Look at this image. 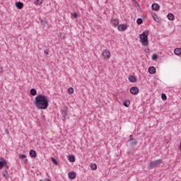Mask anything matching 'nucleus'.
Returning <instances> with one entry per match:
<instances>
[{"instance_id":"nucleus-28","label":"nucleus","mask_w":181,"mask_h":181,"mask_svg":"<svg viewBox=\"0 0 181 181\" xmlns=\"http://www.w3.org/2000/svg\"><path fill=\"white\" fill-rule=\"evenodd\" d=\"M158 59V55L156 54H153L152 55V60H156Z\"/></svg>"},{"instance_id":"nucleus-19","label":"nucleus","mask_w":181,"mask_h":181,"mask_svg":"<svg viewBox=\"0 0 181 181\" xmlns=\"http://www.w3.org/2000/svg\"><path fill=\"white\" fill-rule=\"evenodd\" d=\"M124 107H129V105H131V102L129 100H126L123 103Z\"/></svg>"},{"instance_id":"nucleus-35","label":"nucleus","mask_w":181,"mask_h":181,"mask_svg":"<svg viewBox=\"0 0 181 181\" xmlns=\"http://www.w3.org/2000/svg\"><path fill=\"white\" fill-rule=\"evenodd\" d=\"M24 163H28V159L25 158V159L24 160Z\"/></svg>"},{"instance_id":"nucleus-17","label":"nucleus","mask_w":181,"mask_h":181,"mask_svg":"<svg viewBox=\"0 0 181 181\" xmlns=\"http://www.w3.org/2000/svg\"><path fill=\"white\" fill-rule=\"evenodd\" d=\"M3 176L6 179H8V177H9V174H8V171H6V170L3 171Z\"/></svg>"},{"instance_id":"nucleus-20","label":"nucleus","mask_w":181,"mask_h":181,"mask_svg":"<svg viewBox=\"0 0 181 181\" xmlns=\"http://www.w3.org/2000/svg\"><path fill=\"white\" fill-rule=\"evenodd\" d=\"M136 23L138 25H142V23H144V20H142V18H137Z\"/></svg>"},{"instance_id":"nucleus-27","label":"nucleus","mask_w":181,"mask_h":181,"mask_svg":"<svg viewBox=\"0 0 181 181\" xmlns=\"http://www.w3.org/2000/svg\"><path fill=\"white\" fill-rule=\"evenodd\" d=\"M161 98L163 101H165V100L167 99L166 95L165 93H162Z\"/></svg>"},{"instance_id":"nucleus-32","label":"nucleus","mask_w":181,"mask_h":181,"mask_svg":"<svg viewBox=\"0 0 181 181\" xmlns=\"http://www.w3.org/2000/svg\"><path fill=\"white\" fill-rule=\"evenodd\" d=\"M44 53H45V56H47V54H49V50H45L44 52Z\"/></svg>"},{"instance_id":"nucleus-31","label":"nucleus","mask_w":181,"mask_h":181,"mask_svg":"<svg viewBox=\"0 0 181 181\" xmlns=\"http://www.w3.org/2000/svg\"><path fill=\"white\" fill-rule=\"evenodd\" d=\"M71 16L72 18H74V19H76V18H77V13H73Z\"/></svg>"},{"instance_id":"nucleus-6","label":"nucleus","mask_w":181,"mask_h":181,"mask_svg":"<svg viewBox=\"0 0 181 181\" xmlns=\"http://www.w3.org/2000/svg\"><path fill=\"white\" fill-rule=\"evenodd\" d=\"M111 23L112 26H114V28H117V26L119 25V21H118V19L112 18L111 19Z\"/></svg>"},{"instance_id":"nucleus-7","label":"nucleus","mask_w":181,"mask_h":181,"mask_svg":"<svg viewBox=\"0 0 181 181\" xmlns=\"http://www.w3.org/2000/svg\"><path fill=\"white\" fill-rule=\"evenodd\" d=\"M127 25H124V24H120L119 25L117 29L118 30H119L120 32H124V30H127Z\"/></svg>"},{"instance_id":"nucleus-29","label":"nucleus","mask_w":181,"mask_h":181,"mask_svg":"<svg viewBox=\"0 0 181 181\" xmlns=\"http://www.w3.org/2000/svg\"><path fill=\"white\" fill-rule=\"evenodd\" d=\"M20 159H26V155L22 154L19 156Z\"/></svg>"},{"instance_id":"nucleus-33","label":"nucleus","mask_w":181,"mask_h":181,"mask_svg":"<svg viewBox=\"0 0 181 181\" xmlns=\"http://www.w3.org/2000/svg\"><path fill=\"white\" fill-rule=\"evenodd\" d=\"M39 181H52V180H50L49 179H45V180H40Z\"/></svg>"},{"instance_id":"nucleus-24","label":"nucleus","mask_w":181,"mask_h":181,"mask_svg":"<svg viewBox=\"0 0 181 181\" xmlns=\"http://www.w3.org/2000/svg\"><path fill=\"white\" fill-rule=\"evenodd\" d=\"M69 162H74V160H76V158H74V156H70L69 157Z\"/></svg>"},{"instance_id":"nucleus-15","label":"nucleus","mask_w":181,"mask_h":181,"mask_svg":"<svg viewBox=\"0 0 181 181\" xmlns=\"http://www.w3.org/2000/svg\"><path fill=\"white\" fill-rule=\"evenodd\" d=\"M129 81H130V83H135V81H136V78L134 76H129Z\"/></svg>"},{"instance_id":"nucleus-26","label":"nucleus","mask_w":181,"mask_h":181,"mask_svg":"<svg viewBox=\"0 0 181 181\" xmlns=\"http://www.w3.org/2000/svg\"><path fill=\"white\" fill-rule=\"evenodd\" d=\"M90 168L93 170H97V165L96 164H92L90 165Z\"/></svg>"},{"instance_id":"nucleus-14","label":"nucleus","mask_w":181,"mask_h":181,"mask_svg":"<svg viewBox=\"0 0 181 181\" xmlns=\"http://www.w3.org/2000/svg\"><path fill=\"white\" fill-rule=\"evenodd\" d=\"M16 8H18V9H22V8H23V3L16 2Z\"/></svg>"},{"instance_id":"nucleus-36","label":"nucleus","mask_w":181,"mask_h":181,"mask_svg":"<svg viewBox=\"0 0 181 181\" xmlns=\"http://www.w3.org/2000/svg\"><path fill=\"white\" fill-rule=\"evenodd\" d=\"M45 23H47V21H45Z\"/></svg>"},{"instance_id":"nucleus-22","label":"nucleus","mask_w":181,"mask_h":181,"mask_svg":"<svg viewBox=\"0 0 181 181\" xmlns=\"http://www.w3.org/2000/svg\"><path fill=\"white\" fill-rule=\"evenodd\" d=\"M51 160L54 165H59V163L56 160L55 158L52 157Z\"/></svg>"},{"instance_id":"nucleus-23","label":"nucleus","mask_w":181,"mask_h":181,"mask_svg":"<svg viewBox=\"0 0 181 181\" xmlns=\"http://www.w3.org/2000/svg\"><path fill=\"white\" fill-rule=\"evenodd\" d=\"M36 5H41L43 3V0H34Z\"/></svg>"},{"instance_id":"nucleus-13","label":"nucleus","mask_w":181,"mask_h":181,"mask_svg":"<svg viewBox=\"0 0 181 181\" xmlns=\"http://www.w3.org/2000/svg\"><path fill=\"white\" fill-rule=\"evenodd\" d=\"M167 18L169 21H173L175 19V15H173L172 13H169L167 15Z\"/></svg>"},{"instance_id":"nucleus-1","label":"nucleus","mask_w":181,"mask_h":181,"mask_svg":"<svg viewBox=\"0 0 181 181\" xmlns=\"http://www.w3.org/2000/svg\"><path fill=\"white\" fill-rule=\"evenodd\" d=\"M35 105L38 110H46L49 107V100L47 97L40 95L35 97Z\"/></svg>"},{"instance_id":"nucleus-21","label":"nucleus","mask_w":181,"mask_h":181,"mask_svg":"<svg viewBox=\"0 0 181 181\" xmlns=\"http://www.w3.org/2000/svg\"><path fill=\"white\" fill-rule=\"evenodd\" d=\"M36 93H37L36 89L32 88V89L30 90V94H31V95H36Z\"/></svg>"},{"instance_id":"nucleus-30","label":"nucleus","mask_w":181,"mask_h":181,"mask_svg":"<svg viewBox=\"0 0 181 181\" xmlns=\"http://www.w3.org/2000/svg\"><path fill=\"white\" fill-rule=\"evenodd\" d=\"M154 21H156V22H158V21H159V19L158 18V16L156 14H155L153 16Z\"/></svg>"},{"instance_id":"nucleus-34","label":"nucleus","mask_w":181,"mask_h":181,"mask_svg":"<svg viewBox=\"0 0 181 181\" xmlns=\"http://www.w3.org/2000/svg\"><path fill=\"white\" fill-rule=\"evenodd\" d=\"M132 139H134L132 137V135H130V136H129V141H132Z\"/></svg>"},{"instance_id":"nucleus-11","label":"nucleus","mask_w":181,"mask_h":181,"mask_svg":"<svg viewBox=\"0 0 181 181\" xmlns=\"http://www.w3.org/2000/svg\"><path fill=\"white\" fill-rule=\"evenodd\" d=\"M30 156H31V158H36V156H37L36 154V151L35 150H30L29 152Z\"/></svg>"},{"instance_id":"nucleus-8","label":"nucleus","mask_w":181,"mask_h":181,"mask_svg":"<svg viewBox=\"0 0 181 181\" xmlns=\"http://www.w3.org/2000/svg\"><path fill=\"white\" fill-rule=\"evenodd\" d=\"M160 6H159V4L154 3L152 4L151 6V8L153 11H159Z\"/></svg>"},{"instance_id":"nucleus-10","label":"nucleus","mask_w":181,"mask_h":181,"mask_svg":"<svg viewBox=\"0 0 181 181\" xmlns=\"http://www.w3.org/2000/svg\"><path fill=\"white\" fill-rule=\"evenodd\" d=\"M148 73H150V74H155V73H156V69L154 66H150L148 68Z\"/></svg>"},{"instance_id":"nucleus-4","label":"nucleus","mask_w":181,"mask_h":181,"mask_svg":"<svg viewBox=\"0 0 181 181\" xmlns=\"http://www.w3.org/2000/svg\"><path fill=\"white\" fill-rule=\"evenodd\" d=\"M130 93L132 94L133 95H136L138 93H139V88L136 86H133L130 88Z\"/></svg>"},{"instance_id":"nucleus-2","label":"nucleus","mask_w":181,"mask_h":181,"mask_svg":"<svg viewBox=\"0 0 181 181\" xmlns=\"http://www.w3.org/2000/svg\"><path fill=\"white\" fill-rule=\"evenodd\" d=\"M149 35V31H144L142 34L140 35V42L143 46H148L149 41H148V36Z\"/></svg>"},{"instance_id":"nucleus-16","label":"nucleus","mask_w":181,"mask_h":181,"mask_svg":"<svg viewBox=\"0 0 181 181\" xmlns=\"http://www.w3.org/2000/svg\"><path fill=\"white\" fill-rule=\"evenodd\" d=\"M138 144V141L135 139H132V141H130V145L131 146H135Z\"/></svg>"},{"instance_id":"nucleus-25","label":"nucleus","mask_w":181,"mask_h":181,"mask_svg":"<svg viewBox=\"0 0 181 181\" xmlns=\"http://www.w3.org/2000/svg\"><path fill=\"white\" fill-rule=\"evenodd\" d=\"M68 93L69 94H73V93H74V89L73 88H68Z\"/></svg>"},{"instance_id":"nucleus-3","label":"nucleus","mask_w":181,"mask_h":181,"mask_svg":"<svg viewBox=\"0 0 181 181\" xmlns=\"http://www.w3.org/2000/svg\"><path fill=\"white\" fill-rule=\"evenodd\" d=\"M161 163V159L155 160L150 162L148 168H150V169H154V168H158V166H160Z\"/></svg>"},{"instance_id":"nucleus-5","label":"nucleus","mask_w":181,"mask_h":181,"mask_svg":"<svg viewBox=\"0 0 181 181\" xmlns=\"http://www.w3.org/2000/svg\"><path fill=\"white\" fill-rule=\"evenodd\" d=\"M102 56L104 57V59H110V57H111V54L109 52L108 50L105 49L103 52Z\"/></svg>"},{"instance_id":"nucleus-12","label":"nucleus","mask_w":181,"mask_h":181,"mask_svg":"<svg viewBox=\"0 0 181 181\" xmlns=\"http://www.w3.org/2000/svg\"><path fill=\"white\" fill-rule=\"evenodd\" d=\"M174 53L176 54V56H180L181 55V48H175L174 49Z\"/></svg>"},{"instance_id":"nucleus-18","label":"nucleus","mask_w":181,"mask_h":181,"mask_svg":"<svg viewBox=\"0 0 181 181\" xmlns=\"http://www.w3.org/2000/svg\"><path fill=\"white\" fill-rule=\"evenodd\" d=\"M6 165V161L4 160L3 161H0V169H2Z\"/></svg>"},{"instance_id":"nucleus-9","label":"nucleus","mask_w":181,"mask_h":181,"mask_svg":"<svg viewBox=\"0 0 181 181\" xmlns=\"http://www.w3.org/2000/svg\"><path fill=\"white\" fill-rule=\"evenodd\" d=\"M68 177L69 179H76V173L71 171L68 173Z\"/></svg>"}]
</instances>
